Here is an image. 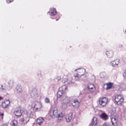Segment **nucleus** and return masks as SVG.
Here are the masks:
<instances>
[{
	"label": "nucleus",
	"instance_id": "nucleus-31",
	"mask_svg": "<svg viewBox=\"0 0 126 126\" xmlns=\"http://www.w3.org/2000/svg\"><path fill=\"white\" fill-rule=\"evenodd\" d=\"M81 70L82 71L85 70V69H84L83 68H78V69H76L75 70V71H76L77 70Z\"/></svg>",
	"mask_w": 126,
	"mask_h": 126
},
{
	"label": "nucleus",
	"instance_id": "nucleus-34",
	"mask_svg": "<svg viewBox=\"0 0 126 126\" xmlns=\"http://www.w3.org/2000/svg\"><path fill=\"white\" fill-rule=\"evenodd\" d=\"M3 113H1L0 115V117H1V119H2L3 118Z\"/></svg>",
	"mask_w": 126,
	"mask_h": 126
},
{
	"label": "nucleus",
	"instance_id": "nucleus-38",
	"mask_svg": "<svg viewBox=\"0 0 126 126\" xmlns=\"http://www.w3.org/2000/svg\"><path fill=\"white\" fill-rule=\"evenodd\" d=\"M112 111L113 112V113H114L116 112V110L115 109H114V110L113 109L112 110Z\"/></svg>",
	"mask_w": 126,
	"mask_h": 126
},
{
	"label": "nucleus",
	"instance_id": "nucleus-23",
	"mask_svg": "<svg viewBox=\"0 0 126 126\" xmlns=\"http://www.w3.org/2000/svg\"><path fill=\"white\" fill-rule=\"evenodd\" d=\"M17 121L15 120H13L12 121V126H17Z\"/></svg>",
	"mask_w": 126,
	"mask_h": 126
},
{
	"label": "nucleus",
	"instance_id": "nucleus-27",
	"mask_svg": "<svg viewBox=\"0 0 126 126\" xmlns=\"http://www.w3.org/2000/svg\"><path fill=\"white\" fill-rule=\"evenodd\" d=\"M45 102L46 103H49L50 102V100L47 97H46L45 98Z\"/></svg>",
	"mask_w": 126,
	"mask_h": 126
},
{
	"label": "nucleus",
	"instance_id": "nucleus-18",
	"mask_svg": "<svg viewBox=\"0 0 126 126\" xmlns=\"http://www.w3.org/2000/svg\"><path fill=\"white\" fill-rule=\"evenodd\" d=\"M106 54L108 57L110 58L113 56V52L112 50H109L107 51Z\"/></svg>",
	"mask_w": 126,
	"mask_h": 126
},
{
	"label": "nucleus",
	"instance_id": "nucleus-16",
	"mask_svg": "<svg viewBox=\"0 0 126 126\" xmlns=\"http://www.w3.org/2000/svg\"><path fill=\"white\" fill-rule=\"evenodd\" d=\"M112 125L113 126H117V121L115 117H111Z\"/></svg>",
	"mask_w": 126,
	"mask_h": 126
},
{
	"label": "nucleus",
	"instance_id": "nucleus-32",
	"mask_svg": "<svg viewBox=\"0 0 126 126\" xmlns=\"http://www.w3.org/2000/svg\"><path fill=\"white\" fill-rule=\"evenodd\" d=\"M14 0H6V1L8 3H10L13 2Z\"/></svg>",
	"mask_w": 126,
	"mask_h": 126
},
{
	"label": "nucleus",
	"instance_id": "nucleus-25",
	"mask_svg": "<svg viewBox=\"0 0 126 126\" xmlns=\"http://www.w3.org/2000/svg\"><path fill=\"white\" fill-rule=\"evenodd\" d=\"M67 104L63 102V103L62 104V108L64 109L66 108L67 107Z\"/></svg>",
	"mask_w": 126,
	"mask_h": 126
},
{
	"label": "nucleus",
	"instance_id": "nucleus-8",
	"mask_svg": "<svg viewBox=\"0 0 126 126\" xmlns=\"http://www.w3.org/2000/svg\"><path fill=\"white\" fill-rule=\"evenodd\" d=\"M23 112V111L20 109L16 110L14 112V113L17 116H21Z\"/></svg>",
	"mask_w": 126,
	"mask_h": 126
},
{
	"label": "nucleus",
	"instance_id": "nucleus-19",
	"mask_svg": "<svg viewBox=\"0 0 126 126\" xmlns=\"http://www.w3.org/2000/svg\"><path fill=\"white\" fill-rule=\"evenodd\" d=\"M58 111L57 109H54L52 112V114L51 115V116L52 118L55 117V116L58 115Z\"/></svg>",
	"mask_w": 126,
	"mask_h": 126
},
{
	"label": "nucleus",
	"instance_id": "nucleus-10",
	"mask_svg": "<svg viewBox=\"0 0 126 126\" xmlns=\"http://www.w3.org/2000/svg\"><path fill=\"white\" fill-rule=\"evenodd\" d=\"M120 62V60L117 59L115 60L112 61L110 63V64L112 66L116 67L118 66Z\"/></svg>",
	"mask_w": 126,
	"mask_h": 126
},
{
	"label": "nucleus",
	"instance_id": "nucleus-22",
	"mask_svg": "<svg viewBox=\"0 0 126 126\" xmlns=\"http://www.w3.org/2000/svg\"><path fill=\"white\" fill-rule=\"evenodd\" d=\"M106 85L107 87L106 89L107 90H108L111 88L112 86V84L110 83L107 84Z\"/></svg>",
	"mask_w": 126,
	"mask_h": 126
},
{
	"label": "nucleus",
	"instance_id": "nucleus-1",
	"mask_svg": "<svg viewBox=\"0 0 126 126\" xmlns=\"http://www.w3.org/2000/svg\"><path fill=\"white\" fill-rule=\"evenodd\" d=\"M42 106L40 102L36 101L33 102L32 105V107L33 108L35 112L40 111Z\"/></svg>",
	"mask_w": 126,
	"mask_h": 126
},
{
	"label": "nucleus",
	"instance_id": "nucleus-3",
	"mask_svg": "<svg viewBox=\"0 0 126 126\" xmlns=\"http://www.w3.org/2000/svg\"><path fill=\"white\" fill-rule=\"evenodd\" d=\"M108 99L106 97L100 98L99 100V104L103 107L105 106L107 103Z\"/></svg>",
	"mask_w": 126,
	"mask_h": 126
},
{
	"label": "nucleus",
	"instance_id": "nucleus-13",
	"mask_svg": "<svg viewBox=\"0 0 126 126\" xmlns=\"http://www.w3.org/2000/svg\"><path fill=\"white\" fill-rule=\"evenodd\" d=\"M50 12H48V13H49L51 16H54L57 14V11L55 8H50Z\"/></svg>",
	"mask_w": 126,
	"mask_h": 126
},
{
	"label": "nucleus",
	"instance_id": "nucleus-20",
	"mask_svg": "<svg viewBox=\"0 0 126 126\" xmlns=\"http://www.w3.org/2000/svg\"><path fill=\"white\" fill-rule=\"evenodd\" d=\"M67 89V86L65 85H64L62 86L61 87H60L59 88V90L64 92Z\"/></svg>",
	"mask_w": 126,
	"mask_h": 126
},
{
	"label": "nucleus",
	"instance_id": "nucleus-41",
	"mask_svg": "<svg viewBox=\"0 0 126 126\" xmlns=\"http://www.w3.org/2000/svg\"><path fill=\"white\" fill-rule=\"evenodd\" d=\"M111 114H112V112H111Z\"/></svg>",
	"mask_w": 126,
	"mask_h": 126
},
{
	"label": "nucleus",
	"instance_id": "nucleus-4",
	"mask_svg": "<svg viewBox=\"0 0 126 126\" xmlns=\"http://www.w3.org/2000/svg\"><path fill=\"white\" fill-rule=\"evenodd\" d=\"M86 74V75L87 76H88V75L87 73H82L80 72H79L77 74H74V77H75V79L76 81L79 80L80 78L82 76H83L85 74Z\"/></svg>",
	"mask_w": 126,
	"mask_h": 126
},
{
	"label": "nucleus",
	"instance_id": "nucleus-15",
	"mask_svg": "<svg viewBox=\"0 0 126 126\" xmlns=\"http://www.w3.org/2000/svg\"><path fill=\"white\" fill-rule=\"evenodd\" d=\"M100 117L102 119L106 120L108 118V116L105 113H102L100 115Z\"/></svg>",
	"mask_w": 126,
	"mask_h": 126
},
{
	"label": "nucleus",
	"instance_id": "nucleus-36",
	"mask_svg": "<svg viewBox=\"0 0 126 126\" xmlns=\"http://www.w3.org/2000/svg\"><path fill=\"white\" fill-rule=\"evenodd\" d=\"M57 18H56V20L57 21L58 20V19L60 18V16H59L57 15Z\"/></svg>",
	"mask_w": 126,
	"mask_h": 126
},
{
	"label": "nucleus",
	"instance_id": "nucleus-40",
	"mask_svg": "<svg viewBox=\"0 0 126 126\" xmlns=\"http://www.w3.org/2000/svg\"><path fill=\"white\" fill-rule=\"evenodd\" d=\"M2 126H8L7 125H2Z\"/></svg>",
	"mask_w": 126,
	"mask_h": 126
},
{
	"label": "nucleus",
	"instance_id": "nucleus-21",
	"mask_svg": "<svg viewBox=\"0 0 126 126\" xmlns=\"http://www.w3.org/2000/svg\"><path fill=\"white\" fill-rule=\"evenodd\" d=\"M64 97L65 98L63 99V102L67 104L70 103V101L68 99V97L66 95Z\"/></svg>",
	"mask_w": 126,
	"mask_h": 126
},
{
	"label": "nucleus",
	"instance_id": "nucleus-17",
	"mask_svg": "<svg viewBox=\"0 0 126 126\" xmlns=\"http://www.w3.org/2000/svg\"><path fill=\"white\" fill-rule=\"evenodd\" d=\"M72 114L71 113L67 114L66 116L65 119L67 122H70L72 119Z\"/></svg>",
	"mask_w": 126,
	"mask_h": 126
},
{
	"label": "nucleus",
	"instance_id": "nucleus-11",
	"mask_svg": "<svg viewBox=\"0 0 126 126\" xmlns=\"http://www.w3.org/2000/svg\"><path fill=\"white\" fill-rule=\"evenodd\" d=\"M98 121V118L96 117H94L92 120L91 125L92 126H95L97 124Z\"/></svg>",
	"mask_w": 126,
	"mask_h": 126
},
{
	"label": "nucleus",
	"instance_id": "nucleus-26",
	"mask_svg": "<svg viewBox=\"0 0 126 126\" xmlns=\"http://www.w3.org/2000/svg\"><path fill=\"white\" fill-rule=\"evenodd\" d=\"M57 116L63 118L64 116V114H63V113L61 112L60 113L58 114Z\"/></svg>",
	"mask_w": 126,
	"mask_h": 126
},
{
	"label": "nucleus",
	"instance_id": "nucleus-9",
	"mask_svg": "<svg viewBox=\"0 0 126 126\" xmlns=\"http://www.w3.org/2000/svg\"><path fill=\"white\" fill-rule=\"evenodd\" d=\"M66 95V93L64 92H63L59 90L57 94V96L58 97L63 98Z\"/></svg>",
	"mask_w": 126,
	"mask_h": 126
},
{
	"label": "nucleus",
	"instance_id": "nucleus-37",
	"mask_svg": "<svg viewBox=\"0 0 126 126\" xmlns=\"http://www.w3.org/2000/svg\"><path fill=\"white\" fill-rule=\"evenodd\" d=\"M56 79L58 81L60 80L61 79V77L60 76L57 77Z\"/></svg>",
	"mask_w": 126,
	"mask_h": 126
},
{
	"label": "nucleus",
	"instance_id": "nucleus-12",
	"mask_svg": "<svg viewBox=\"0 0 126 126\" xmlns=\"http://www.w3.org/2000/svg\"><path fill=\"white\" fill-rule=\"evenodd\" d=\"M44 121V119L42 117H39L37 118L36 121V123L39 125H41Z\"/></svg>",
	"mask_w": 126,
	"mask_h": 126
},
{
	"label": "nucleus",
	"instance_id": "nucleus-33",
	"mask_svg": "<svg viewBox=\"0 0 126 126\" xmlns=\"http://www.w3.org/2000/svg\"><path fill=\"white\" fill-rule=\"evenodd\" d=\"M18 87H17V92H22V90L21 88V89L19 88L20 89H19V90L18 89Z\"/></svg>",
	"mask_w": 126,
	"mask_h": 126
},
{
	"label": "nucleus",
	"instance_id": "nucleus-28",
	"mask_svg": "<svg viewBox=\"0 0 126 126\" xmlns=\"http://www.w3.org/2000/svg\"><path fill=\"white\" fill-rule=\"evenodd\" d=\"M57 117L58 118V119L57 120V121L58 122H59L63 121V118L62 117L58 116H57Z\"/></svg>",
	"mask_w": 126,
	"mask_h": 126
},
{
	"label": "nucleus",
	"instance_id": "nucleus-6",
	"mask_svg": "<svg viewBox=\"0 0 126 126\" xmlns=\"http://www.w3.org/2000/svg\"><path fill=\"white\" fill-rule=\"evenodd\" d=\"M87 87L89 90L92 92H94L96 90L94 85L93 84L89 83L87 84Z\"/></svg>",
	"mask_w": 126,
	"mask_h": 126
},
{
	"label": "nucleus",
	"instance_id": "nucleus-29",
	"mask_svg": "<svg viewBox=\"0 0 126 126\" xmlns=\"http://www.w3.org/2000/svg\"><path fill=\"white\" fill-rule=\"evenodd\" d=\"M68 79L67 78H64L62 80V82L64 83H65L67 81Z\"/></svg>",
	"mask_w": 126,
	"mask_h": 126
},
{
	"label": "nucleus",
	"instance_id": "nucleus-14",
	"mask_svg": "<svg viewBox=\"0 0 126 126\" xmlns=\"http://www.w3.org/2000/svg\"><path fill=\"white\" fill-rule=\"evenodd\" d=\"M26 114L28 117L30 118H32L33 116V114L31 109H29L27 110Z\"/></svg>",
	"mask_w": 126,
	"mask_h": 126
},
{
	"label": "nucleus",
	"instance_id": "nucleus-2",
	"mask_svg": "<svg viewBox=\"0 0 126 126\" xmlns=\"http://www.w3.org/2000/svg\"><path fill=\"white\" fill-rule=\"evenodd\" d=\"M115 100L117 105H121L123 103L124 98L122 95H117L115 96Z\"/></svg>",
	"mask_w": 126,
	"mask_h": 126
},
{
	"label": "nucleus",
	"instance_id": "nucleus-39",
	"mask_svg": "<svg viewBox=\"0 0 126 126\" xmlns=\"http://www.w3.org/2000/svg\"><path fill=\"white\" fill-rule=\"evenodd\" d=\"M3 98L2 97L0 96V100L3 99Z\"/></svg>",
	"mask_w": 126,
	"mask_h": 126
},
{
	"label": "nucleus",
	"instance_id": "nucleus-24",
	"mask_svg": "<svg viewBox=\"0 0 126 126\" xmlns=\"http://www.w3.org/2000/svg\"><path fill=\"white\" fill-rule=\"evenodd\" d=\"M32 93L34 94H37V89L36 88H33L32 90Z\"/></svg>",
	"mask_w": 126,
	"mask_h": 126
},
{
	"label": "nucleus",
	"instance_id": "nucleus-5",
	"mask_svg": "<svg viewBox=\"0 0 126 126\" xmlns=\"http://www.w3.org/2000/svg\"><path fill=\"white\" fill-rule=\"evenodd\" d=\"M71 104L73 107L77 108L79 107L80 105V102L78 99H76L72 101Z\"/></svg>",
	"mask_w": 126,
	"mask_h": 126
},
{
	"label": "nucleus",
	"instance_id": "nucleus-7",
	"mask_svg": "<svg viewBox=\"0 0 126 126\" xmlns=\"http://www.w3.org/2000/svg\"><path fill=\"white\" fill-rule=\"evenodd\" d=\"M10 103V101L9 100H6L2 102L1 106L4 109L8 107Z\"/></svg>",
	"mask_w": 126,
	"mask_h": 126
},
{
	"label": "nucleus",
	"instance_id": "nucleus-30",
	"mask_svg": "<svg viewBox=\"0 0 126 126\" xmlns=\"http://www.w3.org/2000/svg\"><path fill=\"white\" fill-rule=\"evenodd\" d=\"M103 126H111L107 123H105L103 125Z\"/></svg>",
	"mask_w": 126,
	"mask_h": 126
},
{
	"label": "nucleus",
	"instance_id": "nucleus-35",
	"mask_svg": "<svg viewBox=\"0 0 126 126\" xmlns=\"http://www.w3.org/2000/svg\"><path fill=\"white\" fill-rule=\"evenodd\" d=\"M124 77L126 78V71H125L124 73L123 74Z\"/></svg>",
	"mask_w": 126,
	"mask_h": 126
}]
</instances>
